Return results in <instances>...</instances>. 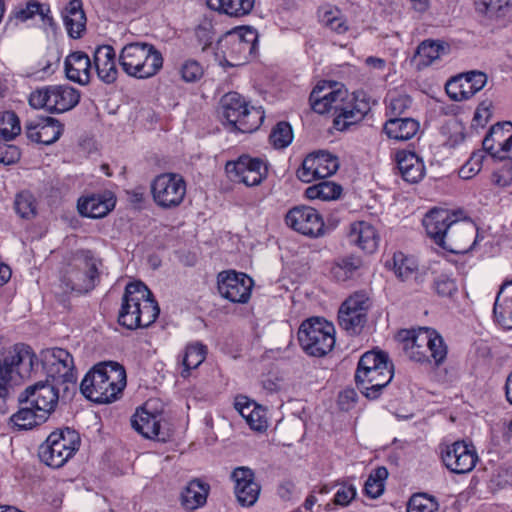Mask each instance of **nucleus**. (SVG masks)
<instances>
[{"mask_svg": "<svg viewBox=\"0 0 512 512\" xmlns=\"http://www.w3.org/2000/svg\"><path fill=\"white\" fill-rule=\"evenodd\" d=\"M427 235L436 245L453 254L469 252L477 243L478 228L469 219L459 220L455 212L434 208L423 219Z\"/></svg>", "mask_w": 512, "mask_h": 512, "instance_id": "nucleus-1", "label": "nucleus"}, {"mask_svg": "<svg viewBox=\"0 0 512 512\" xmlns=\"http://www.w3.org/2000/svg\"><path fill=\"white\" fill-rule=\"evenodd\" d=\"M348 91L337 83L319 82L310 93L311 108L318 114L333 111V126L336 130H347L361 121L370 110L366 101H348Z\"/></svg>", "mask_w": 512, "mask_h": 512, "instance_id": "nucleus-2", "label": "nucleus"}, {"mask_svg": "<svg viewBox=\"0 0 512 512\" xmlns=\"http://www.w3.org/2000/svg\"><path fill=\"white\" fill-rule=\"evenodd\" d=\"M126 386V371L117 362L96 364L80 384L82 394L89 400L106 404L118 399Z\"/></svg>", "mask_w": 512, "mask_h": 512, "instance_id": "nucleus-3", "label": "nucleus"}, {"mask_svg": "<svg viewBox=\"0 0 512 512\" xmlns=\"http://www.w3.org/2000/svg\"><path fill=\"white\" fill-rule=\"evenodd\" d=\"M394 365L387 353L380 350L365 352L359 359L355 382L360 392L368 399H377L382 390L392 381Z\"/></svg>", "mask_w": 512, "mask_h": 512, "instance_id": "nucleus-4", "label": "nucleus"}, {"mask_svg": "<svg viewBox=\"0 0 512 512\" xmlns=\"http://www.w3.org/2000/svg\"><path fill=\"white\" fill-rule=\"evenodd\" d=\"M37 357L25 344H16L0 359V413L7 412L6 401L23 380L30 376Z\"/></svg>", "mask_w": 512, "mask_h": 512, "instance_id": "nucleus-5", "label": "nucleus"}, {"mask_svg": "<svg viewBox=\"0 0 512 512\" xmlns=\"http://www.w3.org/2000/svg\"><path fill=\"white\" fill-rule=\"evenodd\" d=\"M403 350L407 357L419 363L441 365L447 356L443 338L428 327L403 331Z\"/></svg>", "mask_w": 512, "mask_h": 512, "instance_id": "nucleus-6", "label": "nucleus"}, {"mask_svg": "<svg viewBox=\"0 0 512 512\" xmlns=\"http://www.w3.org/2000/svg\"><path fill=\"white\" fill-rule=\"evenodd\" d=\"M101 260L90 250H78L68 259L63 269L61 281L66 290L77 293H87L93 290L99 282V266Z\"/></svg>", "mask_w": 512, "mask_h": 512, "instance_id": "nucleus-7", "label": "nucleus"}, {"mask_svg": "<svg viewBox=\"0 0 512 512\" xmlns=\"http://www.w3.org/2000/svg\"><path fill=\"white\" fill-rule=\"evenodd\" d=\"M119 63L129 76L147 79L160 71L163 57L153 45L136 42L122 48Z\"/></svg>", "mask_w": 512, "mask_h": 512, "instance_id": "nucleus-8", "label": "nucleus"}, {"mask_svg": "<svg viewBox=\"0 0 512 512\" xmlns=\"http://www.w3.org/2000/svg\"><path fill=\"white\" fill-rule=\"evenodd\" d=\"M298 340L308 355L323 357L335 345L334 325L321 317L306 319L299 327Z\"/></svg>", "mask_w": 512, "mask_h": 512, "instance_id": "nucleus-9", "label": "nucleus"}, {"mask_svg": "<svg viewBox=\"0 0 512 512\" xmlns=\"http://www.w3.org/2000/svg\"><path fill=\"white\" fill-rule=\"evenodd\" d=\"M47 379L62 387L63 397L75 391L77 373L73 356L65 349L51 348L41 352Z\"/></svg>", "mask_w": 512, "mask_h": 512, "instance_id": "nucleus-10", "label": "nucleus"}, {"mask_svg": "<svg viewBox=\"0 0 512 512\" xmlns=\"http://www.w3.org/2000/svg\"><path fill=\"white\" fill-rule=\"evenodd\" d=\"M79 434L70 428L52 432L39 448V458L47 466L62 467L79 449Z\"/></svg>", "mask_w": 512, "mask_h": 512, "instance_id": "nucleus-11", "label": "nucleus"}, {"mask_svg": "<svg viewBox=\"0 0 512 512\" xmlns=\"http://www.w3.org/2000/svg\"><path fill=\"white\" fill-rule=\"evenodd\" d=\"M257 40L255 29L239 27L223 35L217 49L231 66H237L248 60L256 48Z\"/></svg>", "mask_w": 512, "mask_h": 512, "instance_id": "nucleus-12", "label": "nucleus"}, {"mask_svg": "<svg viewBox=\"0 0 512 512\" xmlns=\"http://www.w3.org/2000/svg\"><path fill=\"white\" fill-rule=\"evenodd\" d=\"M80 100L77 89L68 85H50L32 92L29 104L35 109L63 113L73 109Z\"/></svg>", "mask_w": 512, "mask_h": 512, "instance_id": "nucleus-13", "label": "nucleus"}, {"mask_svg": "<svg viewBox=\"0 0 512 512\" xmlns=\"http://www.w3.org/2000/svg\"><path fill=\"white\" fill-rule=\"evenodd\" d=\"M151 192L154 202L159 207L176 208L185 198L186 182L180 174L162 173L152 181Z\"/></svg>", "mask_w": 512, "mask_h": 512, "instance_id": "nucleus-14", "label": "nucleus"}, {"mask_svg": "<svg viewBox=\"0 0 512 512\" xmlns=\"http://www.w3.org/2000/svg\"><path fill=\"white\" fill-rule=\"evenodd\" d=\"M61 386L49 379L38 381L28 386L18 397L20 404H29L38 411H41L48 418L55 411L59 398Z\"/></svg>", "mask_w": 512, "mask_h": 512, "instance_id": "nucleus-15", "label": "nucleus"}, {"mask_svg": "<svg viewBox=\"0 0 512 512\" xmlns=\"http://www.w3.org/2000/svg\"><path fill=\"white\" fill-rule=\"evenodd\" d=\"M370 299L364 292H356L348 297L338 311V323L351 335L359 334L366 321Z\"/></svg>", "mask_w": 512, "mask_h": 512, "instance_id": "nucleus-16", "label": "nucleus"}, {"mask_svg": "<svg viewBox=\"0 0 512 512\" xmlns=\"http://www.w3.org/2000/svg\"><path fill=\"white\" fill-rule=\"evenodd\" d=\"M440 457L444 466L454 474L471 472L478 461L475 448L464 441L441 446Z\"/></svg>", "mask_w": 512, "mask_h": 512, "instance_id": "nucleus-17", "label": "nucleus"}, {"mask_svg": "<svg viewBox=\"0 0 512 512\" xmlns=\"http://www.w3.org/2000/svg\"><path fill=\"white\" fill-rule=\"evenodd\" d=\"M225 170L232 181L256 186L266 178L268 168L262 159L242 155L236 161L227 162Z\"/></svg>", "mask_w": 512, "mask_h": 512, "instance_id": "nucleus-18", "label": "nucleus"}, {"mask_svg": "<svg viewBox=\"0 0 512 512\" xmlns=\"http://www.w3.org/2000/svg\"><path fill=\"white\" fill-rule=\"evenodd\" d=\"M254 281L245 273L222 271L217 277L219 294L233 303H246L250 299Z\"/></svg>", "mask_w": 512, "mask_h": 512, "instance_id": "nucleus-19", "label": "nucleus"}, {"mask_svg": "<svg viewBox=\"0 0 512 512\" xmlns=\"http://www.w3.org/2000/svg\"><path fill=\"white\" fill-rule=\"evenodd\" d=\"M150 295L149 288L142 282L129 283L122 298V305L118 315L120 325L128 329L140 327L139 305L144 297Z\"/></svg>", "mask_w": 512, "mask_h": 512, "instance_id": "nucleus-20", "label": "nucleus"}, {"mask_svg": "<svg viewBox=\"0 0 512 512\" xmlns=\"http://www.w3.org/2000/svg\"><path fill=\"white\" fill-rule=\"evenodd\" d=\"M339 168L338 158L328 152L319 151L308 155L300 169L297 170V177L304 183H310L317 179L327 178Z\"/></svg>", "mask_w": 512, "mask_h": 512, "instance_id": "nucleus-21", "label": "nucleus"}, {"mask_svg": "<svg viewBox=\"0 0 512 512\" xmlns=\"http://www.w3.org/2000/svg\"><path fill=\"white\" fill-rule=\"evenodd\" d=\"M286 224L306 236L318 237L324 230V222L316 209L299 206L290 209L285 216Z\"/></svg>", "mask_w": 512, "mask_h": 512, "instance_id": "nucleus-22", "label": "nucleus"}, {"mask_svg": "<svg viewBox=\"0 0 512 512\" xmlns=\"http://www.w3.org/2000/svg\"><path fill=\"white\" fill-rule=\"evenodd\" d=\"M24 128L29 140L44 145L53 144L63 133V125L57 119L45 116L30 117Z\"/></svg>", "mask_w": 512, "mask_h": 512, "instance_id": "nucleus-23", "label": "nucleus"}, {"mask_svg": "<svg viewBox=\"0 0 512 512\" xmlns=\"http://www.w3.org/2000/svg\"><path fill=\"white\" fill-rule=\"evenodd\" d=\"M231 478L234 481V493L241 506H253L260 494V485L255 481V474L248 467H237Z\"/></svg>", "mask_w": 512, "mask_h": 512, "instance_id": "nucleus-24", "label": "nucleus"}, {"mask_svg": "<svg viewBox=\"0 0 512 512\" xmlns=\"http://www.w3.org/2000/svg\"><path fill=\"white\" fill-rule=\"evenodd\" d=\"M161 413H153L148 410V404H145L131 418L132 427L143 437L165 442L168 433L161 426Z\"/></svg>", "mask_w": 512, "mask_h": 512, "instance_id": "nucleus-25", "label": "nucleus"}, {"mask_svg": "<svg viewBox=\"0 0 512 512\" xmlns=\"http://www.w3.org/2000/svg\"><path fill=\"white\" fill-rule=\"evenodd\" d=\"M397 168L402 178L408 183H418L425 175L423 160L415 153L400 150L395 155Z\"/></svg>", "mask_w": 512, "mask_h": 512, "instance_id": "nucleus-26", "label": "nucleus"}, {"mask_svg": "<svg viewBox=\"0 0 512 512\" xmlns=\"http://www.w3.org/2000/svg\"><path fill=\"white\" fill-rule=\"evenodd\" d=\"M115 206V199L110 193L93 194L78 201V210L82 216L102 218Z\"/></svg>", "mask_w": 512, "mask_h": 512, "instance_id": "nucleus-27", "label": "nucleus"}, {"mask_svg": "<svg viewBox=\"0 0 512 512\" xmlns=\"http://www.w3.org/2000/svg\"><path fill=\"white\" fill-rule=\"evenodd\" d=\"M94 67L103 82L110 84L117 79L116 54L112 46L97 47L94 52Z\"/></svg>", "mask_w": 512, "mask_h": 512, "instance_id": "nucleus-28", "label": "nucleus"}, {"mask_svg": "<svg viewBox=\"0 0 512 512\" xmlns=\"http://www.w3.org/2000/svg\"><path fill=\"white\" fill-rule=\"evenodd\" d=\"M349 240L367 253L376 251L379 235L375 228L366 221H357L350 225Z\"/></svg>", "mask_w": 512, "mask_h": 512, "instance_id": "nucleus-29", "label": "nucleus"}, {"mask_svg": "<svg viewBox=\"0 0 512 512\" xmlns=\"http://www.w3.org/2000/svg\"><path fill=\"white\" fill-rule=\"evenodd\" d=\"M91 61L81 51L73 52L65 60V72L68 79L81 85L88 84L91 77Z\"/></svg>", "mask_w": 512, "mask_h": 512, "instance_id": "nucleus-30", "label": "nucleus"}, {"mask_svg": "<svg viewBox=\"0 0 512 512\" xmlns=\"http://www.w3.org/2000/svg\"><path fill=\"white\" fill-rule=\"evenodd\" d=\"M493 315L505 329H512V281L504 282L496 296Z\"/></svg>", "mask_w": 512, "mask_h": 512, "instance_id": "nucleus-31", "label": "nucleus"}, {"mask_svg": "<svg viewBox=\"0 0 512 512\" xmlns=\"http://www.w3.org/2000/svg\"><path fill=\"white\" fill-rule=\"evenodd\" d=\"M512 123L503 122L493 125L482 141L483 149L493 158L500 159L511 132Z\"/></svg>", "mask_w": 512, "mask_h": 512, "instance_id": "nucleus-32", "label": "nucleus"}, {"mask_svg": "<svg viewBox=\"0 0 512 512\" xmlns=\"http://www.w3.org/2000/svg\"><path fill=\"white\" fill-rule=\"evenodd\" d=\"M449 44L439 40H424L419 44L415 53V61L418 69L430 66L442 55L448 54Z\"/></svg>", "mask_w": 512, "mask_h": 512, "instance_id": "nucleus-33", "label": "nucleus"}, {"mask_svg": "<svg viewBox=\"0 0 512 512\" xmlns=\"http://www.w3.org/2000/svg\"><path fill=\"white\" fill-rule=\"evenodd\" d=\"M419 127V122L413 118L393 117L385 122L383 130L390 139L407 141L417 134Z\"/></svg>", "mask_w": 512, "mask_h": 512, "instance_id": "nucleus-34", "label": "nucleus"}, {"mask_svg": "<svg viewBox=\"0 0 512 512\" xmlns=\"http://www.w3.org/2000/svg\"><path fill=\"white\" fill-rule=\"evenodd\" d=\"M19 410L10 417V423L17 430H30L48 420L41 411L29 404H20Z\"/></svg>", "mask_w": 512, "mask_h": 512, "instance_id": "nucleus-35", "label": "nucleus"}, {"mask_svg": "<svg viewBox=\"0 0 512 512\" xmlns=\"http://www.w3.org/2000/svg\"><path fill=\"white\" fill-rule=\"evenodd\" d=\"M65 26L72 38H79L85 29L86 16L81 0H71L63 15Z\"/></svg>", "mask_w": 512, "mask_h": 512, "instance_id": "nucleus-36", "label": "nucleus"}, {"mask_svg": "<svg viewBox=\"0 0 512 512\" xmlns=\"http://www.w3.org/2000/svg\"><path fill=\"white\" fill-rule=\"evenodd\" d=\"M209 486L199 480L190 481L181 492V504L184 508L194 510L206 503Z\"/></svg>", "mask_w": 512, "mask_h": 512, "instance_id": "nucleus-37", "label": "nucleus"}, {"mask_svg": "<svg viewBox=\"0 0 512 512\" xmlns=\"http://www.w3.org/2000/svg\"><path fill=\"white\" fill-rule=\"evenodd\" d=\"M248 106L237 92L225 94L221 99L222 117L233 129Z\"/></svg>", "mask_w": 512, "mask_h": 512, "instance_id": "nucleus-38", "label": "nucleus"}, {"mask_svg": "<svg viewBox=\"0 0 512 512\" xmlns=\"http://www.w3.org/2000/svg\"><path fill=\"white\" fill-rule=\"evenodd\" d=\"M393 269L395 275L402 281L415 280L417 283L422 282L419 276L418 262L413 256L405 255L402 252L394 253Z\"/></svg>", "mask_w": 512, "mask_h": 512, "instance_id": "nucleus-39", "label": "nucleus"}, {"mask_svg": "<svg viewBox=\"0 0 512 512\" xmlns=\"http://www.w3.org/2000/svg\"><path fill=\"white\" fill-rule=\"evenodd\" d=\"M361 266L362 260L360 257L354 255L344 256L334 262L331 274L336 281L345 282L353 278Z\"/></svg>", "mask_w": 512, "mask_h": 512, "instance_id": "nucleus-40", "label": "nucleus"}, {"mask_svg": "<svg viewBox=\"0 0 512 512\" xmlns=\"http://www.w3.org/2000/svg\"><path fill=\"white\" fill-rule=\"evenodd\" d=\"M207 349L201 343H192L188 344L185 348V351L182 355L181 364L183 366L182 371L180 372L183 378H186L190 375V371L192 369H196L200 366L206 358Z\"/></svg>", "mask_w": 512, "mask_h": 512, "instance_id": "nucleus-41", "label": "nucleus"}, {"mask_svg": "<svg viewBox=\"0 0 512 512\" xmlns=\"http://www.w3.org/2000/svg\"><path fill=\"white\" fill-rule=\"evenodd\" d=\"M48 5L38 1H29L26 6L15 13V18L22 22L32 19L38 15L44 25L52 26L53 18Z\"/></svg>", "mask_w": 512, "mask_h": 512, "instance_id": "nucleus-42", "label": "nucleus"}, {"mask_svg": "<svg viewBox=\"0 0 512 512\" xmlns=\"http://www.w3.org/2000/svg\"><path fill=\"white\" fill-rule=\"evenodd\" d=\"M342 187L331 181H322L306 189L305 195L309 199L324 201L335 200L340 197Z\"/></svg>", "mask_w": 512, "mask_h": 512, "instance_id": "nucleus-43", "label": "nucleus"}, {"mask_svg": "<svg viewBox=\"0 0 512 512\" xmlns=\"http://www.w3.org/2000/svg\"><path fill=\"white\" fill-rule=\"evenodd\" d=\"M263 120L264 114L261 108L247 107L233 129L243 133H251L260 127Z\"/></svg>", "mask_w": 512, "mask_h": 512, "instance_id": "nucleus-44", "label": "nucleus"}, {"mask_svg": "<svg viewBox=\"0 0 512 512\" xmlns=\"http://www.w3.org/2000/svg\"><path fill=\"white\" fill-rule=\"evenodd\" d=\"M446 92L449 97L455 101L467 100L475 95L465 75L450 80L446 84Z\"/></svg>", "mask_w": 512, "mask_h": 512, "instance_id": "nucleus-45", "label": "nucleus"}, {"mask_svg": "<svg viewBox=\"0 0 512 512\" xmlns=\"http://www.w3.org/2000/svg\"><path fill=\"white\" fill-rule=\"evenodd\" d=\"M321 22L332 31L343 34L348 30L347 21L342 12L335 7L324 8L321 14Z\"/></svg>", "mask_w": 512, "mask_h": 512, "instance_id": "nucleus-46", "label": "nucleus"}, {"mask_svg": "<svg viewBox=\"0 0 512 512\" xmlns=\"http://www.w3.org/2000/svg\"><path fill=\"white\" fill-rule=\"evenodd\" d=\"M21 132L20 120L12 111H5L0 116V137L5 141L13 140Z\"/></svg>", "mask_w": 512, "mask_h": 512, "instance_id": "nucleus-47", "label": "nucleus"}, {"mask_svg": "<svg viewBox=\"0 0 512 512\" xmlns=\"http://www.w3.org/2000/svg\"><path fill=\"white\" fill-rule=\"evenodd\" d=\"M160 313L158 303L153 297L152 292L148 297H144L139 305L140 327H148L156 321Z\"/></svg>", "mask_w": 512, "mask_h": 512, "instance_id": "nucleus-48", "label": "nucleus"}, {"mask_svg": "<svg viewBox=\"0 0 512 512\" xmlns=\"http://www.w3.org/2000/svg\"><path fill=\"white\" fill-rule=\"evenodd\" d=\"M271 144L278 149L287 147L293 140V132L288 122L277 123L269 136Z\"/></svg>", "mask_w": 512, "mask_h": 512, "instance_id": "nucleus-49", "label": "nucleus"}, {"mask_svg": "<svg viewBox=\"0 0 512 512\" xmlns=\"http://www.w3.org/2000/svg\"><path fill=\"white\" fill-rule=\"evenodd\" d=\"M438 502L433 497L426 494L413 495L407 505V512H436Z\"/></svg>", "mask_w": 512, "mask_h": 512, "instance_id": "nucleus-50", "label": "nucleus"}, {"mask_svg": "<svg viewBox=\"0 0 512 512\" xmlns=\"http://www.w3.org/2000/svg\"><path fill=\"white\" fill-rule=\"evenodd\" d=\"M475 5L481 13L501 16L504 9L512 5V0H476Z\"/></svg>", "mask_w": 512, "mask_h": 512, "instance_id": "nucleus-51", "label": "nucleus"}, {"mask_svg": "<svg viewBox=\"0 0 512 512\" xmlns=\"http://www.w3.org/2000/svg\"><path fill=\"white\" fill-rule=\"evenodd\" d=\"M412 105V99L405 94L391 95L388 98L387 113L398 117L404 114Z\"/></svg>", "mask_w": 512, "mask_h": 512, "instance_id": "nucleus-52", "label": "nucleus"}, {"mask_svg": "<svg viewBox=\"0 0 512 512\" xmlns=\"http://www.w3.org/2000/svg\"><path fill=\"white\" fill-rule=\"evenodd\" d=\"M179 73L183 81L194 83L202 78L204 71L197 61L187 60L181 65Z\"/></svg>", "mask_w": 512, "mask_h": 512, "instance_id": "nucleus-53", "label": "nucleus"}, {"mask_svg": "<svg viewBox=\"0 0 512 512\" xmlns=\"http://www.w3.org/2000/svg\"><path fill=\"white\" fill-rule=\"evenodd\" d=\"M483 152H474L469 160L460 168L459 176L462 179H470L478 174L482 168Z\"/></svg>", "mask_w": 512, "mask_h": 512, "instance_id": "nucleus-54", "label": "nucleus"}, {"mask_svg": "<svg viewBox=\"0 0 512 512\" xmlns=\"http://www.w3.org/2000/svg\"><path fill=\"white\" fill-rule=\"evenodd\" d=\"M15 210L22 218L29 219L35 215V203L31 195L18 194L15 199Z\"/></svg>", "mask_w": 512, "mask_h": 512, "instance_id": "nucleus-55", "label": "nucleus"}, {"mask_svg": "<svg viewBox=\"0 0 512 512\" xmlns=\"http://www.w3.org/2000/svg\"><path fill=\"white\" fill-rule=\"evenodd\" d=\"M337 490L334 495V504L340 506H347L356 496V488L352 484H338Z\"/></svg>", "mask_w": 512, "mask_h": 512, "instance_id": "nucleus-56", "label": "nucleus"}, {"mask_svg": "<svg viewBox=\"0 0 512 512\" xmlns=\"http://www.w3.org/2000/svg\"><path fill=\"white\" fill-rule=\"evenodd\" d=\"M434 289L441 297H451L457 291V285L447 275H440L434 281Z\"/></svg>", "mask_w": 512, "mask_h": 512, "instance_id": "nucleus-57", "label": "nucleus"}, {"mask_svg": "<svg viewBox=\"0 0 512 512\" xmlns=\"http://www.w3.org/2000/svg\"><path fill=\"white\" fill-rule=\"evenodd\" d=\"M493 173V181L501 187H507L512 183V162L509 159Z\"/></svg>", "mask_w": 512, "mask_h": 512, "instance_id": "nucleus-58", "label": "nucleus"}, {"mask_svg": "<svg viewBox=\"0 0 512 512\" xmlns=\"http://www.w3.org/2000/svg\"><path fill=\"white\" fill-rule=\"evenodd\" d=\"M20 159V150L17 146L0 142V164L11 165Z\"/></svg>", "mask_w": 512, "mask_h": 512, "instance_id": "nucleus-59", "label": "nucleus"}, {"mask_svg": "<svg viewBox=\"0 0 512 512\" xmlns=\"http://www.w3.org/2000/svg\"><path fill=\"white\" fill-rule=\"evenodd\" d=\"M255 0H232L228 8L229 16H244L249 14L254 7Z\"/></svg>", "mask_w": 512, "mask_h": 512, "instance_id": "nucleus-60", "label": "nucleus"}, {"mask_svg": "<svg viewBox=\"0 0 512 512\" xmlns=\"http://www.w3.org/2000/svg\"><path fill=\"white\" fill-rule=\"evenodd\" d=\"M246 422L252 430L259 432L264 431L267 428L264 409L258 405L255 411L247 418Z\"/></svg>", "mask_w": 512, "mask_h": 512, "instance_id": "nucleus-61", "label": "nucleus"}, {"mask_svg": "<svg viewBox=\"0 0 512 512\" xmlns=\"http://www.w3.org/2000/svg\"><path fill=\"white\" fill-rule=\"evenodd\" d=\"M234 406L240 415L245 420H247V418L255 411L258 405L254 401H251L248 397L241 395L235 398Z\"/></svg>", "mask_w": 512, "mask_h": 512, "instance_id": "nucleus-62", "label": "nucleus"}, {"mask_svg": "<svg viewBox=\"0 0 512 512\" xmlns=\"http://www.w3.org/2000/svg\"><path fill=\"white\" fill-rule=\"evenodd\" d=\"M475 94L479 92L487 82V76L480 71H471L465 74Z\"/></svg>", "mask_w": 512, "mask_h": 512, "instance_id": "nucleus-63", "label": "nucleus"}, {"mask_svg": "<svg viewBox=\"0 0 512 512\" xmlns=\"http://www.w3.org/2000/svg\"><path fill=\"white\" fill-rule=\"evenodd\" d=\"M364 490L369 497L377 498L383 493L384 484L375 481L374 478L368 477L364 485Z\"/></svg>", "mask_w": 512, "mask_h": 512, "instance_id": "nucleus-64", "label": "nucleus"}]
</instances>
